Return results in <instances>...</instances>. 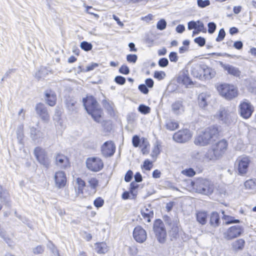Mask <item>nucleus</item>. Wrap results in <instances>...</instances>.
<instances>
[{
    "instance_id": "obj_1",
    "label": "nucleus",
    "mask_w": 256,
    "mask_h": 256,
    "mask_svg": "<svg viewBox=\"0 0 256 256\" xmlns=\"http://www.w3.org/2000/svg\"><path fill=\"white\" fill-rule=\"evenodd\" d=\"M218 129L215 126L208 127L200 132L194 140V144L205 146L216 140L218 136Z\"/></svg>"
},
{
    "instance_id": "obj_2",
    "label": "nucleus",
    "mask_w": 256,
    "mask_h": 256,
    "mask_svg": "<svg viewBox=\"0 0 256 256\" xmlns=\"http://www.w3.org/2000/svg\"><path fill=\"white\" fill-rule=\"evenodd\" d=\"M192 185L198 192L204 194H211L214 190V184L206 179L198 178L194 182H192Z\"/></svg>"
},
{
    "instance_id": "obj_3",
    "label": "nucleus",
    "mask_w": 256,
    "mask_h": 256,
    "mask_svg": "<svg viewBox=\"0 0 256 256\" xmlns=\"http://www.w3.org/2000/svg\"><path fill=\"white\" fill-rule=\"evenodd\" d=\"M220 94L228 100H231L236 98L238 94V90L232 84H223L217 87Z\"/></svg>"
},
{
    "instance_id": "obj_4",
    "label": "nucleus",
    "mask_w": 256,
    "mask_h": 256,
    "mask_svg": "<svg viewBox=\"0 0 256 256\" xmlns=\"http://www.w3.org/2000/svg\"><path fill=\"white\" fill-rule=\"evenodd\" d=\"M154 230L158 241L164 243L166 239V232L162 222L160 220L156 221L154 224Z\"/></svg>"
},
{
    "instance_id": "obj_5",
    "label": "nucleus",
    "mask_w": 256,
    "mask_h": 256,
    "mask_svg": "<svg viewBox=\"0 0 256 256\" xmlns=\"http://www.w3.org/2000/svg\"><path fill=\"white\" fill-rule=\"evenodd\" d=\"M86 166L90 170L98 172L103 168L104 163L100 158L90 157L86 160Z\"/></svg>"
},
{
    "instance_id": "obj_6",
    "label": "nucleus",
    "mask_w": 256,
    "mask_h": 256,
    "mask_svg": "<svg viewBox=\"0 0 256 256\" xmlns=\"http://www.w3.org/2000/svg\"><path fill=\"white\" fill-rule=\"evenodd\" d=\"M238 108L240 116L245 119L250 118L254 112L253 106L246 100L240 102Z\"/></svg>"
},
{
    "instance_id": "obj_7",
    "label": "nucleus",
    "mask_w": 256,
    "mask_h": 256,
    "mask_svg": "<svg viewBox=\"0 0 256 256\" xmlns=\"http://www.w3.org/2000/svg\"><path fill=\"white\" fill-rule=\"evenodd\" d=\"M243 230L242 227L240 226H232L224 232V238L226 240H232L240 236Z\"/></svg>"
},
{
    "instance_id": "obj_8",
    "label": "nucleus",
    "mask_w": 256,
    "mask_h": 256,
    "mask_svg": "<svg viewBox=\"0 0 256 256\" xmlns=\"http://www.w3.org/2000/svg\"><path fill=\"white\" fill-rule=\"evenodd\" d=\"M218 116L220 120L228 125L233 122L236 117L234 114L224 108H222L219 110Z\"/></svg>"
},
{
    "instance_id": "obj_9",
    "label": "nucleus",
    "mask_w": 256,
    "mask_h": 256,
    "mask_svg": "<svg viewBox=\"0 0 256 256\" xmlns=\"http://www.w3.org/2000/svg\"><path fill=\"white\" fill-rule=\"evenodd\" d=\"M34 154L38 162L48 168L50 161L48 159L46 151L40 147H36L34 150Z\"/></svg>"
},
{
    "instance_id": "obj_10",
    "label": "nucleus",
    "mask_w": 256,
    "mask_h": 256,
    "mask_svg": "<svg viewBox=\"0 0 256 256\" xmlns=\"http://www.w3.org/2000/svg\"><path fill=\"white\" fill-rule=\"evenodd\" d=\"M250 159L247 156H240L236 162V168L240 174L246 173L250 164Z\"/></svg>"
},
{
    "instance_id": "obj_11",
    "label": "nucleus",
    "mask_w": 256,
    "mask_h": 256,
    "mask_svg": "<svg viewBox=\"0 0 256 256\" xmlns=\"http://www.w3.org/2000/svg\"><path fill=\"white\" fill-rule=\"evenodd\" d=\"M191 137L192 134L190 130L184 129L176 132L173 136V139L178 142L183 143L188 142Z\"/></svg>"
},
{
    "instance_id": "obj_12",
    "label": "nucleus",
    "mask_w": 256,
    "mask_h": 256,
    "mask_svg": "<svg viewBox=\"0 0 256 256\" xmlns=\"http://www.w3.org/2000/svg\"><path fill=\"white\" fill-rule=\"evenodd\" d=\"M116 151V146L112 141L105 142L101 147L102 155L106 158L110 157Z\"/></svg>"
},
{
    "instance_id": "obj_13",
    "label": "nucleus",
    "mask_w": 256,
    "mask_h": 256,
    "mask_svg": "<svg viewBox=\"0 0 256 256\" xmlns=\"http://www.w3.org/2000/svg\"><path fill=\"white\" fill-rule=\"evenodd\" d=\"M133 237L138 242L143 243L146 240L147 234L142 227L137 226L134 230Z\"/></svg>"
},
{
    "instance_id": "obj_14",
    "label": "nucleus",
    "mask_w": 256,
    "mask_h": 256,
    "mask_svg": "<svg viewBox=\"0 0 256 256\" xmlns=\"http://www.w3.org/2000/svg\"><path fill=\"white\" fill-rule=\"evenodd\" d=\"M54 181L56 186L58 188H64L66 182V178L64 172L58 171L55 173Z\"/></svg>"
},
{
    "instance_id": "obj_15",
    "label": "nucleus",
    "mask_w": 256,
    "mask_h": 256,
    "mask_svg": "<svg viewBox=\"0 0 256 256\" xmlns=\"http://www.w3.org/2000/svg\"><path fill=\"white\" fill-rule=\"evenodd\" d=\"M82 102L87 112H90L92 110H94L99 107L98 102L92 96H89L86 98H84Z\"/></svg>"
},
{
    "instance_id": "obj_16",
    "label": "nucleus",
    "mask_w": 256,
    "mask_h": 256,
    "mask_svg": "<svg viewBox=\"0 0 256 256\" xmlns=\"http://www.w3.org/2000/svg\"><path fill=\"white\" fill-rule=\"evenodd\" d=\"M35 110L36 114L45 121L48 122L50 119V116L46 106L42 103H38L36 104Z\"/></svg>"
},
{
    "instance_id": "obj_17",
    "label": "nucleus",
    "mask_w": 256,
    "mask_h": 256,
    "mask_svg": "<svg viewBox=\"0 0 256 256\" xmlns=\"http://www.w3.org/2000/svg\"><path fill=\"white\" fill-rule=\"evenodd\" d=\"M228 146L227 142L223 140L219 141L212 147L218 158H220L226 152Z\"/></svg>"
},
{
    "instance_id": "obj_18",
    "label": "nucleus",
    "mask_w": 256,
    "mask_h": 256,
    "mask_svg": "<svg viewBox=\"0 0 256 256\" xmlns=\"http://www.w3.org/2000/svg\"><path fill=\"white\" fill-rule=\"evenodd\" d=\"M220 64L224 70L226 71L228 74L236 77L240 75L241 72L238 68L228 64H224L222 62H220Z\"/></svg>"
},
{
    "instance_id": "obj_19",
    "label": "nucleus",
    "mask_w": 256,
    "mask_h": 256,
    "mask_svg": "<svg viewBox=\"0 0 256 256\" xmlns=\"http://www.w3.org/2000/svg\"><path fill=\"white\" fill-rule=\"evenodd\" d=\"M66 108L68 111L71 113H76L78 108L76 100L74 98L68 96L64 101Z\"/></svg>"
},
{
    "instance_id": "obj_20",
    "label": "nucleus",
    "mask_w": 256,
    "mask_h": 256,
    "mask_svg": "<svg viewBox=\"0 0 256 256\" xmlns=\"http://www.w3.org/2000/svg\"><path fill=\"white\" fill-rule=\"evenodd\" d=\"M172 112L176 115L182 114L184 111V106L180 100H177L172 104L171 106Z\"/></svg>"
},
{
    "instance_id": "obj_21",
    "label": "nucleus",
    "mask_w": 256,
    "mask_h": 256,
    "mask_svg": "<svg viewBox=\"0 0 256 256\" xmlns=\"http://www.w3.org/2000/svg\"><path fill=\"white\" fill-rule=\"evenodd\" d=\"M202 79H211L216 75L214 70L205 64H202Z\"/></svg>"
},
{
    "instance_id": "obj_22",
    "label": "nucleus",
    "mask_w": 256,
    "mask_h": 256,
    "mask_svg": "<svg viewBox=\"0 0 256 256\" xmlns=\"http://www.w3.org/2000/svg\"><path fill=\"white\" fill-rule=\"evenodd\" d=\"M45 100L49 106H54L56 104V95L52 90H46L45 92Z\"/></svg>"
},
{
    "instance_id": "obj_23",
    "label": "nucleus",
    "mask_w": 256,
    "mask_h": 256,
    "mask_svg": "<svg viewBox=\"0 0 256 256\" xmlns=\"http://www.w3.org/2000/svg\"><path fill=\"white\" fill-rule=\"evenodd\" d=\"M56 162L60 168H65L68 164V160L64 155L58 154L56 157Z\"/></svg>"
},
{
    "instance_id": "obj_24",
    "label": "nucleus",
    "mask_w": 256,
    "mask_h": 256,
    "mask_svg": "<svg viewBox=\"0 0 256 256\" xmlns=\"http://www.w3.org/2000/svg\"><path fill=\"white\" fill-rule=\"evenodd\" d=\"M210 98V95L207 93L202 92L198 96V104L200 107L204 108L207 105Z\"/></svg>"
},
{
    "instance_id": "obj_25",
    "label": "nucleus",
    "mask_w": 256,
    "mask_h": 256,
    "mask_svg": "<svg viewBox=\"0 0 256 256\" xmlns=\"http://www.w3.org/2000/svg\"><path fill=\"white\" fill-rule=\"evenodd\" d=\"M30 137L34 142H38L43 138L44 134L34 127L30 128Z\"/></svg>"
},
{
    "instance_id": "obj_26",
    "label": "nucleus",
    "mask_w": 256,
    "mask_h": 256,
    "mask_svg": "<svg viewBox=\"0 0 256 256\" xmlns=\"http://www.w3.org/2000/svg\"><path fill=\"white\" fill-rule=\"evenodd\" d=\"M88 113L91 115L94 120L97 122H100V118L102 114V110L100 107H98L94 110H92L90 112H88Z\"/></svg>"
},
{
    "instance_id": "obj_27",
    "label": "nucleus",
    "mask_w": 256,
    "mask_h": 256,
    "mask_svg": "<svg viewBox=\"0 0 256 256\" xmlns=\"http://www.w3.org/2000/svg\"><path fill=\"white\" fill-rule=\"evenodd\" d=\"M245 245V241L242 238H240L234 242L232 244L233 250L238 252L243 250Z\"/></svg>"
},
{
    "instance_id": "obj_28",
    "label": "nucleus",
    "mask_w": 256,
    "mask_h": 256,
    "mask_svg": "<svg viewBox=\"0 0 256 256\" xmlns=\"http://www.w3.org/2000/svg\"><path fill=\"white\" fill-rule=\"evenodd\" d=\"M178 81L180 84H182L184 85H185L186 86H188L192 84V82L190 79L188 74L184 72L182 73L178 76Z\"/></svg>"
},
{
    "instance_id": "obj_29",
    "label": "nucleus",
    "mask_w": 256,
    "mask_h": 256,
    "mask_svg": "<svg viewBox=\"0 0 256 256\" xmlns=\"http://www.w3.org/2000/svg\"><path fill=\"white\" fill-rule=\"evenodd\" d=\"M210 223V226L214 228L217 227L220 225V219L218 212H212L211 214Z\"/></svg>"
},
{
    "instance_id": "obj_30",
    "label": "nucleus",
    "mask_w": 256,
    "mask_h": 256,
    "mask_svg": "<svg viewBox=\"0 0 256 256\" xmlns=\"http://www.w3.org/2000/svg\"><path fill=\"white\" fill-rule=\"evenodd\" d=\"M196 220L198 223L204 225L206 223L208 214L206 212L200 211L196 214Z\"/></svg>"
},
{
    "instance_id": "obj_31",
    "label": "nucleus",
    "mask_w": 256,
    "mask_h": 256,
    "mask_svg": "<svg viewBox=\"0 0 256 256\" xmlns=\"http://www.w3.org/2000/svg\"><path fill=\"white\" fill-rule=\"evenodd\" d=\"M202 65H196L192 68L191 74L194 77L202 79Z\"/></svg>"
},
{
    "instance_id": "obj_32",
    "label": "nucleus",
    "mask_w": 256,
    "mask_h": 256,
    "mask_svg": "<svg viewBox=\"0 0 256 256\" xmlns=\"http://www.w3.org/2000/svg\"><path fill=\"white\" fill-rule=\"evenodd\" d=\"M219 158L215 152L214 149L212 148V149H210L208 150V152L204 154V156L203 158V160H216L218 159Z\"/></svg>"
},
{
    "instance_id": "obj_33",
    "label": "nucleus",
    "mask_w": 256,
    "mask_h": 256,
    "mask_svg": "<svg viewBox=\"0 0 256 256\" xmlns=\"http://www.w3.org/2000/svg\"><path fill=\"white\" fill-rule=\"evenodd\" d=\"M95 245L96 250L98 254H105L108 250V246L105 242L96 243Z\"/></svg>"
},
{
    "instance_id": "obj_34",
    "label": "nucleus",
    "mask_w": 256,
    "mask_h": 256,
    "mask_svg": "<svg viewBox=\"0 0 256 256\" xmlns=\"http://www.w3.org/2000/svg\"><path fill=\"white\" fill-rule=\"evenodd\" d=\"M142 215L144 218L149 222H150V218L153 217L154 212L151 210L146 208L142 210Z\"/></svg>"
},
{
    "instance_id": "obj_35",
    "label": "nucleus",
    "mask_w": 256,
    "mask_h": 256,
    "mask_svg": "<svg viewBox=\"0 0 256 256\" xmlns=\"http://www.w3.org/2000/svg\"><path fill=\"white\" fill-rule=\"evenodd\" d=\"M178 122L172 120H168L166 124V129L171 131L177 129L178 128Z\"/></svg>"
},
{
    "instance_id": "obj_36",
    "label": "nucleus",
    "mask_w": 256,
    "mask_h": 256,
    "mask_svg": "<svg viewBox=\"0 0 256 256\" xmlns=\"http://www.w3.org/2000/svg\"><path fill=\"white\" fill-rule=\"evenodd\" d=\"M244 186L245 188L247 190H256V182L252 179H250L246 181L244 184Z\"/></svg>"
},
{
    "instance_id": "obj_37",
    "label": "nucleus",
    "mask_w": 256,
    "mask_h": 256,
    "mask_svg": "<svg viewBox=\"0 0 256 256\" xmlns=\"http://www.w3.org/2000/svg\"><path fill=\"white\" fill-rule=\"evenodd\" d=\"M222 219L226 221V224H230L239 223L240 220L237 219H235L234 217L224 214Z\"/></svg>"
},
{
    "instance_id": "obj_38",
    "label": "nucleus",
    "mask_w": 256,
    "mask_h": 256,
    "mask_svg": "<svg viewBox=\"0 0 256 256\" xmlns=\"http://www.w3.org/2000/svg\"><path fill=\"white\" fill-rule=\"evenodd\" d=\"M24 126L21 124L18 126L16 130V135L17 138L19 141L20 143H22V140L24 138V132H23Z\"/></svg>"
},
{
    "instance_id": "obj_39",
    "label": "nucleus",
    "mask_w": 256,
    "mask_h": 256,
    "mask_svg": "<svg viewBox=\"0 0 256 256\" xmlns=\"http://www.w3.org/2000/svg\"><path fill=\"white\" fill-rule=\"evenodd\" d=\"M76 182L78 185V194L83 193V189L86 186V183L84 180L80 178L76 179Z\"/></svg>"
},
{
    "instance_id": "obj_40",
    "label": "nucleus",
    "mask_w": 256,
    "mask_h": 256,
    "mask_svg": "<svg viewBox=\"0 0 256 256\" xmlns=\"http://www.w3.org/2000/svg\"><path fill=\"white\" fill-rule=\"evenodd\" d=\"M140 146L142 147V152L144 154H148V148L150 147V144L146 140H143Z\"/></svg>"
},
{
    "instance_id": "obj_41",
    "label": "nucleus",
    "mask_w": 256,
    "mask_h": 256,
    "mask_svg": "<svg viewBox=\"0 0 256 256\" xmlns=\"http://www.w3.org/2000/svg\"><path fill=\"white\" fill-rule=\"evenodd\" d=\"M138 110L142 114H146L150 112V108L148 106L144 104H140L138 108Z\"/></svg>"
},
{
    "instance_id": "obj_42",
    "label": "nucleus",
    "mask_w": 256,
    "mask_h": 256,
    "mask_svg": "<svg viewBox=\"0 0 256 256\" xmlns=\"http://www.w3.org/2000/svg\"><path fill=\"white\" fill-rule=\"evenodd\" d=\"M92 44L90 43L84 41L80 44V48L85 51H89L92 48Z\"/></svg>"
},
{
    "instance_id": "obj_43",
    "label": "nucleus",
    "mask_w": 256,
    "mask_h": 256,
    "mask_svg": "<svg viewBox=\"0 0 256 256\" xmlns=\"http://www.w3.org/2000/svg\"><path fill=\"white\" fill-rule=\"evenodd\" d=\"M88 183L91 188H96L98 185V180L95 178H90L88 179Z\"/></svg>"
},
{
    "instance_id": "obj_44",
    "label": "nucleus",
    "mask_w": 256,
    "mask_h": 256,
    "mask_svg": "<svg viewBox=\"0 0 256 256\" xmlns=\"http://www.w3.org/2000/svg\"><path fill=\"white\" fill-rule=\"evenodd\" d=\"M138 185L135 182H132L130 184V192L132 198H134L136 196V194L134 192L135 190L138 188Z\"/></svg>"
},
{
    "instance_id": "obj_45",
    "label": "nucleus",
    "mask_w": 256,
    "mask_h": 256,
    "mask_svg": "<svg viewBox=\"0 0 256 256\" xmlns=\"http://www.w3.org/2000/svg\"><path fill=\"white\" fill-rule=\"evenodd\" d=\"M182 174L188 176H193L196 174L195 171L192 168L185 169L182 171Z\"/></svg>"
},
{
    "instance_id": "obj_46",
    "label": "nucleus",
    "mask_w": 256,
    "mask_h": 256,
    "mask_svg": "<svg viewBox=\"0 0 256 256\" xmlns=\"http://www.w3.org/2000/svg\"><path fill=\"white\" fill-rule=\"evenodd\" d=\"M166 22L164 19L160 20L157 23L156 28L160 30H164L166 28Z\"/></svg>"
},
{
    "instance_id": "obj_47",
    "label": "nucleus",
    "mask_w": 256,
    "mask_h": 256,
    "mask_svg": "<svg viewBox=\"0 0 256 256\" xmlns=\"http://www.w3.org/2000/svg\"><path fill=\"white\" fill-rule=\"evenodd\" d=\"M198 6L200 8H204L210 4L209 0H197Z\"/></svg>"
},
{
    "instance_id": "obj_48",
    "label": "nucleus",
    "mask_w": 256,
    "mask_h": 256,
    "mask_svg": "<svg viewBox=\"0 0 256 256\" xmlns=\"http://www.w3.org/2000/svg\"><path fill=\"white\" fill-rule=\"evenodd\" d=\"M98 66V64H97L94 63V64H91L87 66L86 70H82L81 66H78V68L80 70L79 72H89V71L93 70L94 68H96Z\"/></svg>"
},
{
    "instance_id": "obj_49",
    "label": "nucleus",
    "mask_w": 256,
    "mask_h": 256,
    "mask_svg": "<svg viewBox=\"0 0 256 256\" xmlns=\"http://www.w3.org/2000/svg\"><path fill=\"white\" fill-rule=\"evenodd\" d=\"M166 76V74L162 71H156L154 73V78L161 80L164 78Z\"/></svg>"
},
{
    "instance_id": "obj_50",
    "label": "nucleus",
    "mask_w": 256,
    "mask_h": 256,
    "mask_svg": "<svg viewBox=\"0 0 256 256\" xmlns=\"http://www.w3.org/2000/svg\"><path fill=\"white\" fill-rule=\"evenodd\" d=\"M194 42L200 46H203L206 44L204 38L201 36L195 38Z\"/></svg>"
},
{
    "instance_id": "obj_51",
    "label": "nucleus",
    "mask_w": 256,
    "mask_h": 256,
    "mask_svg": "<svg viewBox=\"0 0 256 256\" xmlns=\"http://www.w3.org/2000/svg\"><path fill=\"white\" fill-rule=\"evenodd\" d=\"M94 204L96 207L98 208H100L103 206V204H104V200L102 198L100 197V198H96L94 200Z\"/></svg>"
},
{
    "instance_id": "obj_52",
    "label": "nucleus",
    "mask_w": 256,
    "mask_h": 256,
    "mask_svg": "<svg viewBox=\"0 0 256 256\" xmlns=\"http://www.w3.org/2000/svg\"><path fill=\"white\" fill-rule=\"evenodd\" d=\"M152 166V162L149 160H144L142 168L146 170H150Z\"/></svg>"
},
{
    "instance_id": "obj_53",
    "label": "nucleus",
    "mask_w": 256,
    "mask_h": 256,
    "mask_svg": "<svg viewBox=\"0 0 256 256\" xmlns=\"http://www.w3.org/2000/svg\"><path fill=\"white\" fill-rule=\"evenodd\" d=\"M226 36L225 31L224 28H221L218 32V36L216 38V42H220Z\"/></svg>"
},
{
    "instance_id": "obj_54",
    "label": "nucleus",
    "mask_w": 256,
    "mask_h": 256,
    "mask_svg": "<svg viewBox=\"0 0 256 256\" xmlns=\"http://www.w3.org/2000/svg\"><path fill=\"white\" fill-rule=\"evenodd\" d=\"M138 59L136 54H130L126 56V60L129 62L135 63Z\"/></svg>"
},
{
    "instance_id": "obj_55",
    "label": "nucleus",
    "mask_w": 256,
    "mask_h": 256,
    "mask_svg": "<svg viewBox=\"0 0 256 256\" xmlns=\"http://www.w3.org/2000/svg\"><path fill=\"white\" fill-rule=\"evenodd\" d=\"M44 251V247L40 245L34 248L32 252L34 254H42Z\"/></svg>"
},
{
    "instance_id": "obj_56",
    "label": "nucleus",
    "mask_w": 256,
    "mask_h": 256,
    "mask_svg": "<svg viewBox=\"0 0 256 256\" xmlns=\"http://www.w3.org/2000/svg\"><path fill=\"white\" fill-rule=\"evenodd\" d=\"M119 72L124 74H128L130 72V70L128 66L124 64L120 68Z\"/></svg>"
},
{
    "instance_id": "obj_57",
    "label": "nucleus",
    "mask_w": 256,
    "mask_h": 256,
    "mask_svg": "<svg viewBox=\"0 0 256 256\" xmlns=\"http://www.w3.org/2000/svg\"><path fill=\"white\" fill-rule=\"evenodd\" d=\"M114 81L118 84L122 85L126 82V78L122 76H116L114 78Z\"/></svg>"
},
{
    "instance_id": "obj_58",
    "label": "nucleus",
    "mask_w": 256,
    "mask_h": 256,
    "mask_svg": "<svg viewBox=\"0 0 256 256\" xmlns=\"http://www.w3.org/2000/svg\"><path fill=\"white\" fill-rule=\"evenodd\" d=\"M216 29V24L213 22H210L208 24V32L210 34H213Z\"/></svg>"
},
{
    "instance_id": "obj_59",
    "label": "nucleus",
    "mask_w": 256,
    "mask_h": 256,
    "mask_svg": "<svg viewBox=\"0 0 256 256\" xmlns=\"http://www.w3.org/2000/svg\"><path fill=\"white\" fill-rule=\"evenodd\" d=\"M132 142L134 146L138 147L140 144V139L139 136L137 135L134 136L132 139Z\"/></svg>"
},
{
    "instance_id": "obj_60",
    "label": "nucleus",
    "mask_w": 256,
    "mask_h": 256,
    "mask_svg": "<svg viewBox=\"0 0 256 256\" xmlns=\"http://www.w3.org/2000/svg\"><path fill=\"white\" fill-rule=\"evenodd\" d=\"M168 64V61L166 58H162L158 61V65L161 67H166Z\"/></svg>"
},
{
    "instance_id": "obj_61",
    "label": "nucleus",
    "mask_w": 256,
    "mask_h": 256,
    "mask_svg": "<svg viewBox=\"0 0 256 256\" xmlns=\"http://www.w3.org/2000/svg\"><path fill=\"white\" fill-rule=\"evenodd\" d=\"M196 22L197 28L196 30H198V32L202 31L206 32V29L204 28V24L200 20L197 21Z\"/></svg>"
},
{
    "instance_id": "obj_62",
    "label": "nucleus",
    "mask_w": 256,
    "mask_h": 256,
    "mask_svg": "<svg viewBox=\"0 0 256 256\" xmlns=\"http://www.w3.org/2000/svg\"><path fill=\"white\" fill-rule=\"evenodd\" d=\"M133 172L132 170H129L126 173L124 176V180L126 182H129L131 180L132 177Z\"/></svg>"
},
{
    "instance_id": "obj_63",
    "label": "nucleus",
    "mask_w": 256,
    "mask_h": 256,
    "mask_svg": "<svg viewBox=\"0 0 256 256\" xmlns=\"http://www.w3.org/2000/svg\"><path fill=\"white\" fill-rule=\"evenodd\" d=\"M169 58L172 62H176L178 61L177 54L175 52H171L169 55Z\"/></svg>"
},
{
    "instance_id": "obj_64",
    "label": "nucleus",
    "mask_w": 256,
    "mask_h": 256,
    "mask_svg": "<svg viewBox=\"0 0 256 256\" xmlns=\"http://www.w3.org/2000/svg\"><path fill=\"white\" fill-rule=\"evenodd\" d=\"M138 89L141 92H142L144 94H146L148 92V90L147 86L144 84H140L138 86Z\"/></svg>"
}]
</instances>
